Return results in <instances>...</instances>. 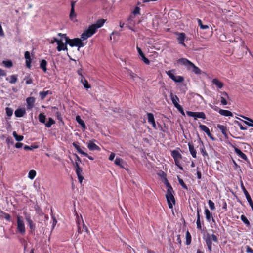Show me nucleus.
<instances>
[{"mask_svg":"<svg viewBox=\"0 0 253 253\" xmlns=\"http://www.w3.org/2000/svg\"><path fill=\"white\" fill-rule=\"evenodd\" d=\"M177 179H178V181L179 183L182 187V188H183L185 190H187L188 189L187 186L185 184V183H184V181L183 180V179H182L181 178H180L178 176L177 177Z\"/></svg>","mask_w":253,"mask_h":253,"instance_id":"44","label":"nucleus"},{"mask_svg":"<svg viewBox=\"0 0 253 253\" xmlns=\"http://www.w3.org/2000/svg\"><path fill=\"white\" fill-rule=\"evenodd\" d=\"M184 80V78L182 76H175V80H174V81L176 83H181Z\"/></svg>","mask_w":253,"mask_h":253,"instance_id":"50","label":"nucleus"},{"mask_svg":"<svg viewBox=\"0 0 253 253\" xmlns=\"http://www.w3.org/2000/svg\"><path fill=\"white\" fill-rule=\"evenodd\" d=\"M170 96L172 101V103L175 107H179L178 102H179V99L176 95L173 94L172 92L170 94Z\"/></svg>","mask_w":253,"mask_h":253,"instance_id":"17","label":"nucleus"},{"mask_svg":"<svg viewBox=\"0 0 253 253\" xmlns=\"http://www.w3.org/2000/svg\"><path fill=\"white\" fill-rule=\"evenodd\" d=\"M212 83L213 84L215 85L218 88L221 89L223 86V84L216 78L213 79L212 81Z\"/></svg>","mask_w":253,"mask_h":253,"instance_id":"26","label":"nucleus"},{"mask_svg":"<svg viewBox=\"0 0 253 253\" xmlns=\"http://www.w3.org/2000/svg\"><path fill=\"white\" fill-rule=\"evenodd\" d=\"M147 117H148V122L152 124V126L154 128H156V124L155 122V119L154 117V115L151 113H147Z\"/></svg>","mask_w":253,"mask_h":253,"instance_id":"19","label":"nucleus"},{"mask_svg":"<svg viewBox=\"0 0 253 253\" xmlns=\"http://www.w3.org/2000/svg\"><path fill=\"white\" fill-rule=\"evenodd\" d=\"M1 213L3 215V217L6 219V220L9 222L11 221V217L9 214L2 211L1 212Z\"/></svg>","mask_w":253,"mask_h":253,"instance_id":"48","label":"nucleus"},{"mask_svg":"<svg viewBox=\"0 0 253 253\" xmlns=\"http://www.w3.org/2000/svg\"><path fill=\"white\" fill-rule=\"evenodd\" d=\"M175 35L177 36L176 39L180 45L185 47L186 44L184 43L185 40L186 39V35L183 32H178L175 33Z\"/></svg>","mask_w":253,"mask_h":253,"instance_id":"8","label":"nucleus"},{"mask_svg":"<svg viewBox=\"0 0 253 253\" xmlns=\"http://www.w3.org/2000/svg\"><path fill=\"white\" fill-rule=\"evenodd\" d=\"M6 143L8 145H13L14 144V141L12 138L8 137L6 139Z\"/></svg>","mask_w":253,"mask_h":253,"instance_id":"59","label":"nucleus"},{"mask_svg":"<svg viewBox=\"0 0 253 253\" xmlns=\"http://www.w3.org/2000/svg\"><path fill=\"white\" fill-rule=\"evenodd\" d=\"M164 183L168 188V189L172 188L166 177L165 178Z\"/></svg>","mask_w":253,"mask_h":253,"instance_id":"58","label":"nucleus"},{"mask_svg":"<svg viewBox=\"0 0 253 253\" xmlns=\"http://www.w3.org/2000/svg\"><path fill=\"white\" fill-rule=\"evenodd\" d=\"M174 191L172 188L167 189L166 197L167 198V203L169 209H172L173 205L175 204V200L173 196Z\"/></svg>","mask_w":253,"mask_h":253,"instance_id":"3","label":"nucleus"},{"mask_svg":"<svg viewBox=\"0 0 253 253\" xmlns=\"http://www.w3.org/2000/svg\"><path fill=\"white\" fill-rule=\"evenodd\" d=\"M123 163V161L120 158H116L115 160V164L116 165L120 166L122 168H124L123 166L122 165Z\"/></svg>","mask_w":253,"mask_h":253,"instance_id":"41","label":"nucleus"},{"mask_svg":"<svg viewBox=\"0 0 253 253\" xmlns=\"http://www.w3.org/2000/svg\"><path fill=\"white\" fill-rule=\"evenodd\" d=\"M246 252L247 253H253V250L250 246H247Z\"/></svg>","mask_w":253,"mask_h":253,"instance_id":"64","label":"nucleus"},{"mask_svg":"<svg viewBox=\"0 0 253 253\" xmlns=\"http://www.w3.org/2000/svg\"><path fill=\"white\" fill-rule=\"evenodd\" d=\"M24 56L26 59V66L27 68L30 69L31 67L32 62L30 52L28 51H26L24 53Z\"/></svg>","mask_w":253,"mask_h":253,"instance_id":"14","label":"nucleus"},{"mask_svg":"<svg viewBox=\"0 0 253 253\" xmlns=\"http://www.w3.org/2000/svg\"><path fill=\"white\" fill-rule=\"evenodd\" d=\"M47 65V61L44 59H42L41 61L40 67L41 69H42L44 73H46L47 71L46 66Z\"/></svg>","mask_w":253,"mask_h":253,"instance_id":"29","label":"nucleus"},{"mask_svg":"<svg viewBox=\"0 0 253 253\" xmlns=\"http://www.w3.org/2000/svg\"><path fill=\"white\" fill-rule=\"evenodd\" d=\"M199 127L201 131L205 132L206 134L210 131L209 128L205 125L200 124Z\"/></svg>","mask_w":253,"mask_h":253,"instance_id":"40","label":"nucleus"},{"mask_svg":"<svg viewBox=\"0 0 253 253\" xmlns=\"http://www.w3.org/2000/svg\"><path fill=\"white\" fill-rule=\"evenodd\" d=\"M73 146L76 149V150H77V151L83 155H87V153L84 152L81 148H80V146L79 145L78 143H77V142H74L73 143Z\"/></svg>","mask_w":253,"mask_h":253,"instance_id":"31","label":"nucleus"},{"mask_svg":"<svg viewBox=\"0 0 253 253\" xmlns=\"http://www.w3.org/2000/svg\"><path fill=\"white\" fill-rule=\"evenodd\" d=\"M188 145L190 154L193 158H196L197 157V152L194 148L193 144L192 143L189 142Z\"/></svg>","mask_w":253,"mask_h":253,"instance_id":"18","label":"nucleus"},{"mask_svg":"<svg viewBox=\"0 0 253 253\" xmlns=\"http://www.w3.org/2000/svg\"><path fill=\"white\" fill-rule=\"evenodd\" d=\"M24 80H26V84H31L33 83V80L31 78L25 77Z\"/></svg>","mask_w":253,"mask_h":253,"instance_id":"57","label":"nucleus"},{"mask_svg":"<svg viewBox=\"0 0 253 253\" xmlns=\"http://www.w3.org/2000/svg\"><path fill=\"white\" fill-rule=\"evenodd\" d=\"M95 33V30L90 25L89 26L87 29H86L82 34L81 38L83 40H84L91 37Z\"/></svg>","mask_w":253,"mask_h":253,"instance_id":"6","label":"nucleus"},{"mask_svg":"<svg viewBox=\"0 0 253 253\" xmlns=\"http://www.w3.org/2000/svg\"><path fill=\"white\" fill-rule=\"evenodd\" d=\"M218 113L222 116H226V117H232L233 116V113L227 110L220 109L218 111Z\"/></svg>","mask_w":253,"mask_h":253,"instance_id":"21","label":"nucleus"},{"mask_svg":"<svg viewBox=\"0 0 253 253\" xmlns=\"http://www.w3.org/2000/svg\"><path fill=\"white\" fill-rule=\"evenodd\" d=\"M67 43H66V42L65 43H64L63 42L62 39H60V41L59 42H58V43H57V51L60 52V51H61L62 50H64V51L67 50L68 48H67Z\"/></svg>","mask_w":253,"mask_h":253,"instance_id":"13","label":"nucleus"},{"mask_svg":"<svg viewBox=\"0 0 253 253\" xmlns=\"http://www.w3.org/2000/svg\"><path fill=\"white\" fill-rule=\"evenodd\" d=\"M204 240L207 246L208 250L210 253L212 250V241L215 243L218 242V237L213 234H210L207 233L205 237H204Z\"/></svg>","mask_w":253,"mask_h":253,"instance_id":"2","label":"nucleus"},{"mask_svg":"<svg viewBox=\"0 0 253 253\" xmlns=\"http://www.w3.org/2000/svg\"><path fill=\"white\" fill-rule=\"evenodd\" d=\"M180 159H176L175 160H174V162H175V165L176 166H177L178 167V168L180 170H183V168L182 166L181 165Z\"/></svg>","mask_w":253,"mask_h":253,"instance_id":"47","label":"nucleus"},{"mask_svg":"<svg viewBox=\"0 0 253 253\" xmlns=\"http://www.w3.org/2000/svg\"><path fill=\"white\" fill-rule=\"evenodd\" d=\"M26 113L25 109L19 108L15 111V115L16 117H22Z\"/></svg>","mask_w":253,"mask_h":253,"instance_id":"23","label":"nucleus"},{"mask_svg":"<svg viewBox=\"0 0 253 253\" xmlns=\"http://www.w3.org/2000/svg\"><path fill=\"white\" fill-rule=\"evenodd\" d=\"M217 127L220 130V131L221 132L222 134L225 136V137L227 138L228 130L226 126L220 124H217Z\"/></svg>","mask_w":253,"mask_h":253,"instance_id":"16","label":"nucleus"},{"mask_svg":"<svg viewBox=\"0 0 253 253\" xmlns=\"http://www.w3.org/2000/svg\"><path fill=\"white\" fill-rule=\"evenodd\" d=\"M52 110H57V111H56V114H55L56 118L59 121H62V116H61V113L58 110V108L57 107L54 106V107H52Z\"/></svg>","mask_w":253,"mask_h":253,"instance_id":"33","label":"nucleus"},{"mask_svg":"<svg viewBox=\"0 0 253 253\" xmlns=\"http://www.w3.org/2000/svg\"><path fill=\"white\" fill-rule=\"evenodd\" d=\"M25 219L28 223V225L30 229V232L32 234L34 233V231L36 229V225L35 223H34L33 220L31 219V217L29 215L25 213Z\"/></svg>","mask_w":253,"mask_h":253,"instance_id":"9","label":"nucleus"},{"mask_svg":"<svg viewBox=\"0 0 253 253\" xmlns=\"http://www.w3.org/2000/svg\"><path fill=\"white\" fill-rule=\"evenodd\" d=\"M76 120L78 123L79 124L81 125L83 129H85L86 127L85 124V123L84 120H83L81 117L79 115H77L76 117Z\"/></svg>","mask_w":253,"mask_h":253,"instance_id":"24","label":"nucleus"},{"mask_svg":"<svg viewBox=\"0 0 253 253\" xmlns=\"http://www.w3.org/2000/svg\"><path fill=\"white\" fill-rule=\"evenodd\" d=\"M81 173L82 172H79L78 173H76L79 181L81 184L82 183V182L84 179V177L82 175Z\"/></svg>","mask_w":253,"mask_h":253,"instance_id":"55","label":"nucleus"},{"mask_svg":"<svg viewBox=\"0 0 253 253\" xmlns=\"http://www.w3.org/2000/svg\"><path fill=\"white\" fill-rule=\"evenodd\" d=\"M66 43L69 44L71 47L76 46L78 48H81L84 46V44L82 41L81 39L78 38L70 39L68 37H66Z\"/></svg>","mask_w":253,"mask_h":253,"instance_id":"4","label":"nucleus"},{"mask_svg":"<svg viewBox=\"0 0 253 253\" xmlns=\"http://www.w3.org/2000/svg\"><path fill=\"white\" fill-rule=\"evenodd\" d=\"M208 204L209 207L211 210H214L215 209L214 203L211 200H209L208 201Z\"/></svg>","mask_w":253,"mask_h":253,"instance_id":"51","label":"nucleus"},{"mask_svg":"<svg viewBox=\"0 0 253 253\" xmlns=\"http://www.w3.org/2000/svg\"><path fill=\"white\" fill-rule=\"evenodd\" d=\"M49 93H50L49 90H47L46 91H40L39 93V95H40L41 99L42 100L44 99L45 98V97H46L47 95Z\"/></svg>","mask_w":253,"mask_h":253,"instance_id":"38","label":"nucleus"},{"mask_svg":"<svg viewBox=\"0 0 253 253\" xmlns=\"http://www.w3.org/2000/svg\"><path fill=\"white\" fill-rule=\"evenodd\" d=\"M36 175V172L35 170H30L28 173V177L30 179H33Z\"/></svg>","mask_w":253,"mask_h":253,"instance_id":"43","label":"nucleus"},{"mask_svg":"<svg viewBox=\"0 0 253 253\" xmlns=\"http://www.w3.org/2000/svg\"><path fill=\"white\" fill-rule=\"evenodd\" d=\"M186 114L190 117H194L195 120L197 118H201L202 119H205L206 118V115L203 112H192L187 111Z\"/></svg>","mask_w":253,"mask_h":253,"instance_id":"7","label":"nucleus"},{"mask_svg":"<svg viewBox=\"0 0 253 253\" xmlns=\"http://www.w3.org/2000/svg\"><path fill=\"white\" fill-rule=\"evenodd\" d=\"M2 63L7 68H11L13 66L12 62L10 60L3 61Z\"/></svg>","mask_w":253,"mask_h":253,"instance_id":"49","label":"nucleus"},{"mask_svg":"<svg viewBox=\"0 0 253 253\" xmlns=\"http://www.w3.org/2000/svg\"><path fill=\"white\" fill-rule=\"evenodd\" d=\"M140 8L139 7L136 6L134 8V9L133 11V13L134 15L140 14Z\"/></svg>","mask_w":253,"mask_h":253,"instance_id":"60","label":"nucleus"},{"mask_svg":"<svg viewBox=\"0 0 253 253\" xmlns=\"http://www.w3.org/2000/svg\"><path fill=\"white\" fill-rule=\"evenodd\" d=\"M191 243V236L188 231L186 233V244L189 245Z\"/></svg>","mask_w":253,"mask_h":253,"instance_id":"36","label":"nucleus"},{"mask_svg":"<svg viewBox=\"0 0 253 253\" xmlns=\"http://www.w3.org/2000/svg\"><path fill=\"white\" fill-rule=\"evenodd\" d=\"M128 75L130 77V78L133 79V80H135L136 78H138V76L137 74L133 73L132 71L129 70L128 71Z\"/></svg>","mask_w":253,"mask_h":253,"instance_id":"52","label":"nucleus"},{"mask_svg":"<svg viewBox=\"0 0 253 253\" xmlns=\"http://www.w3.org/2000/svg\"><path fill=\"white\" fill-rule=\"evenodd\" d=\"M174 70H170L166 71V73L168 76L173 81L175 80V75H174Z\"/></svg>","mask_w":253,"mask_h":253,"instance_id":"34","label":"nucleus"},{"mask_svg":"<svg viewBox=\"0 0 253 253\" xmlns=\"http://www.w3.org/2000/svg\"><path fill=\"white\" fill-rule=\"evenodd\" d=\"M75 4V2H71V9L70 13V18L71 20H73V19L76 16L74 9Z\"/></svg>","mask_w":253,"mask_h":253,"instance_id":"25","label":"nucleus"},{"mask_svg":"<svg viewBox=\"0 0 253 253\" xmlns=\"http://www.w3.org/2000/svg\"><path fill=\"white\" fill-rule=\"evenodd\" d=\"M205 214L206 216V219L207 221L210 222L211 221V218L213 217L212 214L210 212L208 209L206 208L205 210Z\"/></svg>","mask_w":253,"mask_h":253,"instance_id":"30","label":"nucleus"},{"mask_svg":"<svg viewBox=\"0 0 253 253\" xmlns=\"http://www.w3.org/2000/svg\"><path fill=\"white\" fill-rule=\"evenodd\" d=\"M7 81H9V83L11 84H15L18 80L17 75H12L10 77V79L7 78L6 79Z\"/></svg>","mask_w":253,"mask_h":253,"instance_id":"32","label":"nucleus"},{"mask_svg":"<svg viewBox=\"0 0 253 253\" xmlns=\"http://www.w3.org/2000/svg\"><path fill=\"white\" fill-rule=\"evenodd\" d=\"M80 81L83 84L85 88L89 89L91 87L90 85L88 84V81L85 79L84 76H82Z\"/></svg>","mask_w":253,"mask_h":253,"instance_id":"28","label":"nucleus"},{"mask_svg":"<svg viewBox=\"0 0 253 253\" xmlns=\"http://www.w3.org/2000/svg\"><path fill=\"white\" fill-rule=\"evenodd\" d=\"M82 226H83V228L82 229L84 230V231L86 232L87 233H89V230L87 228V227L86 226V225H85L84 223V222L83 221H82Z\"/></svg>","mask_w":253,"mask_h":253,"instance_id":"61","label":"nucleus"},{"mask_svg":"<svg viewBox=\"0 0 253 253\" xmlns=\"http://www.w3.org/2000/svg\"><path fill=\"white\" fill-rule=\"evenodd\" d=\"M45 116L43 113H40L39 115V120L42 123H45Z\"/></svg>","mask_w":253,"mask_h":253,"instance_id":"46","label":"nucleus"},{"mask_svg":"<svg viewBox=\"0 0 253 253\" xmlns=\"http://www.w3.org/2000/svg\"><path fill=\"white\" fill-rule=\"evenodd\" d=\"M77 224H78V230H77L78 233V234H81L84 231V230L82 229L80 225V223H79V222H77Z\"/></svg>","mask_w":253,"mask_h":253,"instance_id":"63","label":"nucleus"},{"mask_svg":"<svg viewBox=\"0 0 253 253\" xmlns=\"http://www.w3.org/2000/svg\"><path fill=\"white\" fill-rule=\"evenodd\" d=\"M55 123V121L51 118H49L48 121L45 124V125L48 128H50L51 126Z\"/></svg>","mask_w":253,"mask_h":253,"instance_id":"42","label":"nucleus"},{"mask_svg":"<svg viewBox=\"0 0 253 253\" xmlns=\"http://www.w3.org/2000/svg\"><path fill=\"white\" fill-rule=\"evenodd\" d=\"M241 220L246 225L247 227L250 226V223L249 221L244 215H242L241 216Z\"/></svg>","mask_w":253,"mask_h":253,"instance_id":"35","label":"nucleus"},{"mask_svg":"<svg viewBox=\"0 0 253 253\" xmlns=\"http://www.w3.org/2000/svg\"><path fill=\"white\" fill-rule=\"evenodd\" d=\"M242 117L245 119L246 120H247V121H249L250 122H247V121H244V123L247 125L248 126H253V120H252V119L250 118H248V117H245V116H242Z\"/></svg>","mask_w":253,"mask_h":253,"instance_id":"39","label":"nucleus"},{"mask_svg":"<svg viewBox=\"0 0 253 253\" xmlns=\"http://www.w3.org/2000/svg\"><path fill=\"white\" fill-rule=\"evenodd\" d=\"M196 224H197V228L199 230H202V226H201V223L200 221V217H197V221H196Z\"/></svg>","mask_w":253,"mask_h":253,"instance_id":"54","label":"nucleus"},{"mask_svg":"<svg viewBox=\"0 0 253 253\" xmlns=\"http://www.w3.org/2000/svg\"><path fill=\"white\" fill-rule=\"evenodd\" d=\"M6 113L7 115L8 116L10 117V116H12V115L13 114V110L10 108L6 107Z\"/></svg>","mask_w":253,"mask_h":253,"instance_id":"56","label":"nucleus"},{"mask_svg":"<svg viewBox=\"0 0 253 253\" xmlns=\"http://www.w3.org/2000/svg\"><path fill=\"white\" fill-rule=\"evenodd\" d=\"M198 23L199 26H200V28L202 29H206L209 28V26L206 25H203L201 20L198 19Z\"/></svg>","mask_w":253,"mask_h":253,"instance_id":"53","label":"nucleus"},{"mask_svg":"<svg viewBox=\"0 0 253 253\" xmlns=\"http://www.w3.org/2000/svg\"><path fill=\"white\" fill-rule=\"evenodd\" d=\"M171 155L174 160H175L176 159L182 158L181 154L177 150H174L171 152Z\"/></svg>","mask_w":253,"mask_h":253,"instance_id":"27","label":"nucleus"},{"mask_svg":"<svg viewBox=\"0 0 253 253\" xmlns=\"http://www.w3.org/2000/svg\"><path fill=\"white\" fill-rule=\"evenodd\" d=\"M105 22V20L103 19H100L98 20L95 24H93L91 26L93 29H94V30L96 32L97 29L102 27L103 25Z\"/></svg>","mask_w":253,"mask_h":253,"instance_id":"15","label":"nucleus"},{"mask_svg":"<svg viewBox=\"0 0 253 253\" xmlns=\"http://www.w3.org/2000/svg\"><path fill=\"white\" fill-rule=\"evenodd\" d=\"M12 134L16 140L18 142L22 141L24 139V137L22 135H18L16 131H13Z\"/></svg>","mask_w":253,"mask_h":253,"instance_id":"37","label":"nucleus"},{"mask_svg":"<svg viewBox=\"0 0 253 253\" xmlns=\"http://www.w3.org/2000/svg\"><path fill=\"white\" fill-rule=\"evenodd\" d=\"M137 50L139 53V55L141 56L142 60L147 65H149L150 64L149 60L146 58L142 51L141 49L137 46L136 47Z\"/></svg>","mask_w":253,"mask_h":253,"instance_id":"11","label":"nucleus"},{"mask_svg":"<svg viewBox=\"0 0 253 253\" xmlns=\"http://www.w3.org/2000/svg\"><path fill=\"white\" fill-rule=\"evenodd\" d=\"M178 63L185 66L188 70H192L196 74H200L201 73V70L199 68L186 58H180L178 60Z\"/></svg>","mask_w":253,"mask_h":253,"instance_id":"1","label":"nucleus"},{"mask_svg":"<svg viewBox=\"0 0 253 253\" xmlns=\"http://www.w3.org/2000/svg\"><path fill=\"white\" fill-rule=\"evenodd\" d=\"M221 104L223 105H226L227 104V102L225 98L223 96H221Z\"/></svg>","mask_w":253,"mask_h":253,"instance_id":"62","label":"nucleus"},{"mask_svg":"<svg viewBox=\"0 0 253 253\" xmlns=\"http://www.w3.org/2000/svg\"><path fill=\"white\" fill-rule=\"evenodd\" d=\"M17 230L22 235H24L26 232L25 226L23 217L20 215L17 216Z\"/></svg>","mask_w":253,"mask_h":253,"instance_id":"5","label":"nucleus"},{"mask_svg":"<svg viewBox=\"0 0 253 253\" xmlns=\"http://www.w3.org/2000/svg\"><path fill=\"white\" fill-rule=\"evenodd\" d=\"M95 140H93V141H89L87 143V147L90 151H94V150H97L100 151V148L96 144L94 143L93 141H95Z\"/></svg>","mask_w":253,"mask_h":253,"instance_id":"12","label":"nucleus"},{"mask_svg":"<svg viewBox=\"0 0 253 253\" xmlns=\"http://www.w3.org/2000/svg\"><path fill=\"white\" fill-rule=\"evenodd\" d=\"M200 142L201 143V144L200 145V152L202 154V155L204 157H209L208 153L206 152L205 146L204 145V144L203 142L200 139Z\"/></svg>","mask_w":253,"mask_h":253,"instance_id":"22","label":"nucleus"},{"mask_svg":"<svg viewBox=\"0 0 253 253\" xmlns=\"http://www.w3.org/2000/svg\"><path fill=\"white\" fill-rule=\"evenodd\" d=\"M235 152L237 154V155L240 157L243 160L246 161L248 159L247 156L245 154L242 152L238 148H235L234 149Z\"/></svg>","mask_w":253,"mask_h":253,"instance_id":"20","label":"nucleus"},{"mask_svg":"<svg viewBox=\"0 0 253 253\" xmlns=\"http://www.w3.org/2000/svg\"><path fill=\"white\" fill-rule=\"evenodd\" d=\"M35 102V98L34 97H29L26 98L27 109L29 110L32 109Z\"/></svg>","mask_w":253,"mask_h":253,"instance_id":"10","label":"nucleus"},{"mask_svg":"<svg viewBox=\"0 0 253 253\" xmlns=\"http://www.w3.org/2000/svg\"><path fill=\"white\" fill-rule=\"evenodd\" d=\"M73 165L76 169V173H78V172H82V169L80 168V166L78 162L75 161Z\"/></svg>","mask_w":253,"mask_h":253,"instance_id":"45","label":"nucleus"}]
</instances>
